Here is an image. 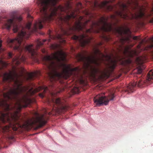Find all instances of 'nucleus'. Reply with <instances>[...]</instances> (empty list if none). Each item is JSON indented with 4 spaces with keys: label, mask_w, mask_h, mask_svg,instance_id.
<instances>
[{
    "label": "nucleus",
    "mask_w": 153,
    "mask_h": 153,
    "mask_svg": "<svg viewBox=\"0 0 153 153\" xmlns=\"http://www.w3.org/2000/svg\"><path fill=\"white\" fill-rule=\"evenodd\" d=\"M39 96L42 98H43L44 97V94L43 93H40L39 94Z\"/></svg>",
    "instance_id": "obj_20"
},
{
    "label": "nucleus",
    "mask_w": 153,
    "mask_h": 153,
    "mask_svg": "<svg viewBox=\"0 0 153 153\" xmlns=\"http://www.w3.org/2000/svg\"><path fill=\"white\" fill-rule=\"evenodd\" d=\"M36 119L33 121H31V122L28 121L27 123V126H32L37 123L38 124V128L42 127L46 124L48 118L44 114L40 115L37 113H36Z\"/></svg>",
    "instance_id": "obj_8"
},
{
    "label": "nucleus",
    "mask_w": 153,
    "mask_h": 153,
    "mask_svg": "<svg viewBox=\"0 0 153 153\" xmlns=\"http://www.w3.org/2000/svg\"><path fill=\"white\" fill-rule=\"evenodd\" d=\"M126 52L128 53V56L132 58L134 56L137 55V52L136 50L128 51L126 50Z\"/></svg>",
    "instance_id": "obj_12"
},
{
    "label": "nucleus",
    "mask_w": 153,
    "mask_h": 153,
    "mask_svg": "<svg viewBox=\"0 0 153 153\" xmlns=\"http://www.w3.org/2000/svg\"><path fill=\"white\" fill-rule=\"evenodd\" d=\"M66 54L62 51L52 54V56H43L44 64L46 67L47 73L50 80L53 82L62 78L67 79L74 74V72L78 74L81 69L78 67L72 68L70 64L63 63L66 60Z\"/></svg>",
    "instance_id": "obj_2"
},
{
    "label": "nucleus",
    "mask_w": 153,
    "mask_h": 153,
    "mask_svg": "<svg viewBox=\"0 0 153 153\" xmlns=\"http://www.w3.org/2000/svg\"><path fill=\"white\" fill-rule=\"evenodd\" d=\"M2 42V41L1 40H0V53H1L2 51H3L4 50V49H3L1 48Z\"/></svg>",
    "instance_id": "obj_15"
},
{
    "label": "nucleus",
    "mask_w": 153,
    "mask_h": 153,
    "mask_svg": "<svg viewBox=\"0 0 153 153\" xmlns=\"http://www.w3.org/2000/svg\"><path fill=\"white\" fill-rule=\"evenodd\" d=\"M133 39L134 40H140V38L137 36H134L133 37Z\"/></svg>",
    "instance_id": "obj_18"
},
{
    "label": "nucleus",
    "mask_w": 153,
    "mask_h": 153,
    "mask_svg": "<svg viewBox=\"0 0 153 153\" xmlns=\"http://www.w3.org/2000/svg\"><path fill=\"white\" fill-rule=\"evenodd\" d=\"M153 82V70H150L147 74L146 79H139L136 82L130 83L127 86V89L125 91L128 93L133 92L136 86L139 87H143V85L146 84L148 85Z\"/></svg>",
    "instance_id": "obj_5"
},
{
    "label": "nucleus",
    "mask_w": 153,
    "mask_h": 153,
    "mask_svg": "<svg viewBox=\"0 0 153 153\" xmlns=\"http://www.w3.org/2000/svg\"><path fill=\"white\" fill-rule=\"evenodd\" d=\"M127 62L128 64H130L131 62V61L130 59H128L127 61Z\"/></svg>",
    "instance_id": "obj_24"
},
{
    "label": "nucleus",
    "mask_w": 153,
    "mask_h": 153,
    "mask_svg": "<svg viewBox=\"0 0 153 153\" xmlns=\"http://www.w3.org/2000/svg\"><path fill=\"white\" fill-rule=\"evenodd\" d=\"M115 97L114 93L110 94L108 97L99 94L94 98V101L96 104L97 106L103 104L106 105L108 104L109 101L113 100Z\"/></svg>",
    "instance_id": "obj_7"
},
{
    "label": "nucleus",
    "mask_w": 153,
    "mask_h": 153,
    "mask_svg": "<svg viewBox=\"0 0 153 153\" xmlns=\"http://www.w3.org/2000/svg\"><path fill=\"white\" fill-rule=\"evenodd\" d=\"M42 52L43 53H45L46 52V50L45 49H42Z\"/></svg>",
    "instance_id": "obj_23"
},
{
    "label": "nucleus",
    "mask_w": 153,
    "mask_h": 153,
    "mask_svg": "<svg viewBox=\"0 0 153 153\" xmlns=\"http://www.w3.org/2000/svg\"><path fill=\"white\" fill-rule=\"evenodd\" d=\"M77 5L79 9L82 8V4L80 2L78 3V4H77Z\"/></svg>",
    "instance_id": "obj_17"
},
{
    "label": "nucleus",
    "mask_w": 153,
    "mask_h": 153,
    "mask_svg": "<svg viewBox=\"0 0 153 153\" xmlns=\"http://www.w3.org/2000/svg\"><path fill=\"white\" fill-rule=\"evenodd\" d=\"M51 101L53 103L52 111L48 112L46 109L45 112V114L55 115L56 114H59L61 111L67 110L68 109V106L64 105V100H61L59 98H53Z\"/></svg>",
    "instance_id": "obj_6"
},
{
    "label": "nucleus",
    "mask_w": 153,
    "mask_h": 153,
    "mask_svg": "<svg viewBox=\"0 0 153 153\" xmlns=\"http://www.w3.org/2000/svg\"><path fill=\"white\" fill-rule=\"evenodd\" d=\"M102 44V42L95 43L92 46L94 52L91 55H87L88 52L84 51L82 53H79L76 56V58L79 62H81L83 63L84 68L86 70H90V74L92 76H95L96 74L99 72L98 68L92 65L94 64L97 66H99L101 62L104 61H109L110 62L108 65V68L111 71H112L117 66V60L116 59H111L110 55L106 53L105 54L101 52L99 49V46Z\"/></svg>",
    "instance_id": "obj_3"
},
{
    "label": "nucleus",
    "mask_w": 153,
    "mask_h": 153,
    "mask_svg": "<svg viewBox=\"0 0 153 153\" xmlns=\"http://www.w3.org/2000/svg\"><path fill=\"white\" fill-rule=\"evenodd\" d=\"M146 59L145 56H140L137 58L136 62L138 65L137 72L138 75L141 74L142 73L143 69L144 68L143 64L146 61Z\"/></svg>",
    "instance_id": "obj_10"
},
{
    "label": "nucleus",
    "mask_w": 153,
    "mask_h": 153,
    "mask_svg": "<svg viewBox=\"0 0 153 153\" xmlns=\"http://www.w3.org/2000/svg\"><path fill=\"white\" fill-rule=\"evenodd\" d=\"M143 42V41L141 42L140 43V44L139 45H137V48H140V45H141L142 44Z\"/></svg>",
    "instance_id": "obj_22"
},
{
    "label": "nucleus",
    "mask_w": 153,
    "mask_h": 153,
    "mask_svg": "<svg viewBox=\"0 0 153 153\" xmlns=\"http://www.w3.org/2000/svg\"><path fill=\"white\" fill-rule=\"evenodd\" d=\"M8 55L9 58H11L13 56V54L11 52H9L8 54Z\"/></svg>",
    "instance_id": "obj_19"
},
{
    "label": "nucleus",
    "mask_w": 153,
    "mask_h": 153,
    "mask_svg": "<svg viewBox=\"0 0 153 153\" xmlns=\"http://www.w3.org/2000/svg\"><path fill=\"white\" fill-rule=\"evenodd\" d=\"M1 68H0V69Z\"/></svg>",
    "instance_id": "obj_27"
},
{
    "label": "nucleus",
    "mask_w": 153,
    "mask_h": 153,
    "mask_svg": "<svg viewBox=\"0 0 153 153\" xmlns=\"http://www.w3.org/2000/svg\"><path fill=\"white\" fill-rule=\"evenodd\" d=\"M59 0H36V3L39 7L41 15V18L36 21L34 24L32 28L31 27L32 23L31 20L26 25L25 27L21 26V30L19 32L17 37L16 38V51L19 53L16 56V65L19 64L21 62L25 61L26 58L22 54V53L26 51L29 53L31 55L32 59L34 61L38 60L37 57L39 55L37 50L43 45L46 41L43 40L42 41L40 39L36 40V49L33 48L32 44L25 46L23 45L24 38H28L32 33L37 31L38 29H41L43 27V25L48 23L54 20L56 17L58 18L62 23L67 24L69 26L68 29L65 30L61 28L62 34H58L57 38L62 39V35H69L73 33L74 32L81 31L83 33L79 36L74 35L72 39L78 41L80 45L82 47H84L88 45L91 42V38L89 37L88 33H99L101 32L103 33L105 32H111L113 30L112 24L107 22L109 19L108 17H102L97 22L92 21L90 25V28L87 29L86 26L90 21L89 20L85 21L83 17L80 16L78 20L75 23L74 25L71 26L69 22L71 19H76V16L74 12L72 11L70 15L69 12L71 10V7L69 3L66 4L65 7L60 5L57 7L56 5ZM22 19L21 16H18L16 13V32L20 30L19 27V23ZM102 38L106 41H109V38L102 33Z\"/></svg>",
    "instance_id": "obj_1"
},
{
    "label": "nucleus",
    "mask_w": 153,
    "mask_h": 153,
    "mask_svg": "<svg viewBox=\"0 0 153 153\" xmlns=\"http://www.w3.org/2000/svg\"><path fill=\"white\" fill-rule=\"evenodd\" d=\"M29 11L30 10L28 8L25 11L27 13V17L28 19H33V17L30 14Z\"/></svg>",
    "instance_id": "obj_14"
},
{
    "label": "nucleus",
    "mask_w": 153,
    "mask_h": 153,
    "mask_svg": "<svg viewBox=\"0 0 153 153\" xmlns=\"http://www.w3.org/2000/svg\"><path fill=\"white\" fill-rule=\"evenodd\" d=\"M98 0H94L93 3V6L94 9L99 8H103L107 7L108 10H112L113 9V7L111 6H108L107 4L109 3V1H105L99 2Z\"/></svg>",
    "instance_id": "obj_9"
},
{
    "label": "nucleus",
    "mask_w": 153,
    "mask_h": 153,
    "mask_svg": "<svg viewBox=\"0 0 153 153\" xmlns=\"http://www.w3.org/2000/svg\"><path fill=\"white\" fill-rule=\"evenodd\" d=\"M103 74H104V75H107L104 72H103Z\"/></svg>",
    "instance_id": "obj_25"
},
{
    "label": "nucleus",
    "mask_w": 153,
    "mask_h": 153,
    "mask_svg": "<svg viewBox=\"0 0 153 153\" xmlns=\"http://www.w3.org/2000/svg\"><path fill=\"white\" fill-rule=\"evenodd\" d=\"M115 30L120 35H122L123 33L125 34L131 33L128 27H126L124 29L121 27H118L115 28Z\"/></svg>",
    "instance_id": "obj_11"
},
{
    "label": "nucleus",
    "mask_w": 153,
    "mask_h": 153,
    "mask_svg": "<svg viewBox=\"0 0 153 153\" xmlns=\"http://www.w3.org/2000/svg\"><path fill=\"white\" fill-rule=\"evenodd\" d=\"M5 64V63L1 59H0V65L3 66Z\"/></svg>",
    "instance_id": "obj_16"
},
{
    "label": "nucleus",
    "mask_w": 153,
    "mask_h": 153,
    "mask_svg": "<svg viewBox=\"0 0 153 153\" xmlns=\"http://www.w3.org/2000/svg\"><path fill=\"white\" fill-rule=\"evenodd\" d=\"M76 89H77V90H78V88H77Z\"/></svg>",
    "instance_id": "obj_26"
},
{
    "label": "nucleus",
    "mask_w": 153,
    "mask_h": 153,
    "mask_svg": "<svg viewBox=\"0 0 153 153\" xmlns=\"http://www.w3.org/2000/svg\"><path fill=\"white\" fill-rule=\"evenodd\" d=\"M149 42L150 44L146 48V50L150 51L153 54V37L150 39Z\"/></svg>",
    "instance_id": "obj_13"
},
{
    "label": "nucleus",
    "mask_w": 153,
    "mask_h": 153,
    "mask_svg": "<svg viewBox=\"0 0 153 153\" xmlns=\"http://www.w3.org/2000/svg\"><path fill=\"white\" fill-rule=\"evenodd\" d=\"M135 4L136 7L134 8H137V12L135 13L134 15L131 14L130 17L127 13L128 11V7H131V2L128 1L127 4L119 3L118 5L120 9L115 11V15H111L110 17L112 21L115 22L114 24L116 25L119 22V20L117 18V16L125 20H128L132 18H135L137 20L141 19L142 20H146L148 22L153 23V5L150 12H147L144 8L139 6L137 2H136Z\"/></svg>",
    "instance_id": "obj_4"
},
{
    "label": "nucleus",
    "mask_w": 153,
    "mask_h": 153,
    "mask_svg": "<svg viewBox=\"0 0 153 153\" xmlns=\"http://www.w3.org/2000/svg\"><path fill=\"white\" fill-rule=\"evenodd\" d=\"M51 47H52V48L53 49H54L56 48V47H57V45H52Z\"/></svg>",
    "instance_id": "obj_21"
}]
</instances>
